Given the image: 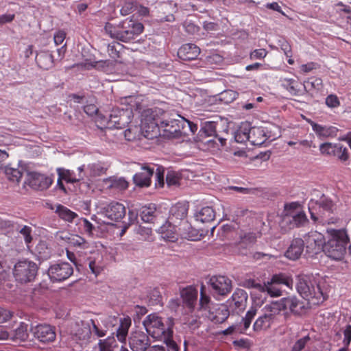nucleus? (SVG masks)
<instances>
[{
	"label": "nucleus",
	"mask_w": 351,
	"mask_h": 351,
	"mask_svg": "<svg viewBox=\"0 0 351 351\" xmlns=\"http://www.w3.org/2000/svg\"><path fill=\"white\" fill-rule=\"evenodd\" d=\"M306 221L307 218L303 210L291 219V223L295 226H303Z\"/></svg>",
	"instance_id": "nucleus-57"
},
{
	"label": "nucleus",
	"mask_w": 351,
	"mask_h": 351,
	"mask_svg": "<svg viewBox=\"0 0 351 351\" xmlns=\"http://www.w3.org/2000/svg\"><path fill=\"white\" fill-rule=\"evenodd\" d=\"M66 38V33L63 30H58L53 36V40L56 45H61Z\"/></svg>",
	"instance_id": "nucleus-64"
},
{
	"label": "nucleus",
	"mask_w": 351,
	"mask_h": 351,
	"mask_svg": "<svg viewBox=\"0 0 351 351\" xmlns=\"http://www.w3.org/2000/svg\"><path fill=\"white\" fill-rule=\"evenodd\" d=\"M153 173L154 168L143 165L141 167V171L134 175V182L139 186H149L151 184V178Z\"/></svg>",
	"instance_id": "nucleus-21"
},
{
	"label": "nucleus",
	"mask_w": 351,
	"mask_h": 351,
	"mask_svg": "<svg viewBox=\"0 0 351 351\" xmlns=\"http://www.w3.org/2000/svg\"><path fill=\"white\" fill-rule=\"evenodd\" d=\"M179 176L174 171H168L166 176V182L169 186L176 185L179 182Z\"/></svg>",
	"instance_id": "nucleus-59"
},
{
	"label": "nucleus",
	"mask_w": 351,
	"mask_h": 351,
	"mask_svg": "<svg viewBox=\"0 0 351 351\" xmlns=\"http://www.w3.org/2000/svg\"><path fill=\"white\" fill-rule=\"evenodd\" d=\"M334 156L337 157L343 162H347L349 159L348 149L342 145L337 143Z\"/></svg>",
	"instance_id": "nucleus-46"
},
{
	"label": "nucleus",
	"mask_w": 351,
	"mask_h": 351,
	"mask_svg": "<svg viewBox=\"0 0 351 351\" xmlns=\"http://www.w3.org/2000/svg\"><path fill=\"white\" fill-rule=\"evenodd\" d=\"M27 182L28 185L36 190H45L53 183L51 177L32 171L27 174Z\"/></svg>",
	"instance_id": "nucleus-14"
},
{
	"label": "nucleus",
	"mask_w": 351,
	"mask_h": 351,
	"mask_svg": "<svg viewBox=\"0 0 351 351\" xmlns=\"http://www.w3.org/2000/svg\"><path fill=\"white\" fill-rule=\"evenodd\" d=\"M57 172L60 178H62L67 182L74 183L82 180L84 178L83 175L81 174H78V176L76 177L73 171L64 168H58Z\"/></svg>",
	"instance_id": "nucleus-36"
},
{
	"label": "nucleus",
	"mask_w": 351,
	"mask_h": 351,
	"mask_svg": "<svg viewBox=\"0 0 351 351\" xmlns=\"http://www.w3.org/2000/svg\"><path fill=\"white\" fill-rule=\"evenodd\" d=\"M129 344L132 351H145L149 345V341L145 333L135 332L130 337Z\"/></svg>",
	"instance_id": "nucleus-19"
},
{
	"label": "nucleus",
	"mask_w": 351,
	"mask_h": 351,
	"mask_svg": "<svg viewBox=\"0 0 351 351\" xmlns=\"http://www.w3.org/2000/svg\"><path fill=\"white\" fill-rule=\"evenodd\" d=\"M304 246L302 239H293L285 252V256L292 261L298 259L304 250Z\"/></svg>",
	"instance_id": "nucleus-25"
},
{
	"label": "nucleus",
	"mask_w": 351,
	"mask_h": 351,
	"mask_svg": "<svg viewBox=\"0 0 351 351\" xmlns=\"http://www.w3.org/2000/svg\"><path fill=\"white\" fill-rule=\"evenodd\" d=\"M210 305L211 301L210 297L207 295L206 292V287L202 285L200 289L199 308L202 310L210 311Z\"/></svg>",
	"instance_id": "nucleus-41"
},
{
	"label": "nucleus",
	"mask_w": 351,
	"mask_h": 351,
	"mask_svg": "<svg viewBox=\"0 0 351 351\" xmlns=\"http://www.w3.org/2000/svg\"><path fill=\"white\" fill-rule=\"evenodd\" d=\"M217 314L213 317V319L217 323L223 322L229 315V311L225 306H220L217 309Z\"/></svg>",
	"instance_id": "nucleus-50"
},
{
	"label": "nucleus",
	"mask_w": 351,
	"mask_h": 351,
	"mask_svg": "<svg viewBox=\"0 0 351 351\" xmlns=\"http://www.w3.org/2000/svg\"><path fill=\"white\" fill-rule=\"evenodd\" d=\"M180 296L189 308H193L197 298V290L193 287H187L181 290Z\"/></svg>",
	"instance_id": "nucleus-27"
},
{
	"label": "nucleus",
	"mask_w": 351,
	"mask_h": 351,
	"mask_svg": "<svg viewBox=\"0 0 351 351\" xmlns=\"http://www.w3.org/2000/svg\"><path fill=\"white\" fill-rule=\"evenodd\" d=\"M106 170L107 167L100 162L89 164L86 167L87 176L91 180L92 178L105 174Z\"/></svg>",
	"instance_id": "nucleus-33"
},
{
	"label": "nucleus",
	"mask_w": 351,
	"mask_h": 351,
	"mask_svg": "<svg viewBox=\"0 0 351 351\" xmlns=\"http://www.w3.org/2000/svg\"><path fill=\"white\" fill-rule=\"evenodd\" d=\"M313 131L319 138H328L335 136L338 130L335 127L317 124L313 125Z\"/></svg>",
	"instance_id": "nucleus-30"
},
{
	"label": "nucleus",
	"mask_w": 351,
	"mask_h": 351,
	"mask_svg": "<svg viewBox=\"0 0 351 351\" xmlns=\"http://www.w3.org/2000/svg\"><path fill=\"white\" fill-rule=\"evenodd\" d=\"M79 223L83 227L84 230L88 234H92L93 225L86 218H81Z\"/></svg>",
	"instance_id": "nucleus-63"
},
{
	"label": "nucleus",
	"mask_w": 351,
	"mask_h": 351,
	"mask_svg": "<svg viewBox=\"0 0 351 351\" xmlns=\"http://www.w3.org/2000/svg\"><path fill=\"white\" fill-rule=\"evenodd\" d=\"M161 112L160 108L147 109L142 112L141 128L146 138L157 136L160 128L163 130L165 136L174 138L180 135L186 126L191 127V123L180 115H177V118L162 121L159 117Z\"/></svg>",
	"instance_id": "nucleus-1"
},
{
	"label": "nucleus",
	"mask_w": 351,
	"mask_h": 351,
	"mask_svg": "<svg viewBox=\"0 0 351 351\" xmlns=\"http://www.w3.org/2000/svg\"><path fill=\"white\" fill-rule=\"evenodd\" d=\"M56 238L58 241L68 243L71 247H77L82 249L88 247V243L85 239L76 234L61 232L57 235Z\"/></svg>",
	"instance_id": "nucleus-22"
},
{
	"label": "nucleus",
	"mask_w": 351,
	"mask_h": 351,
	"mask_svg": "<svg viewBox=\"0 0 351 351\" xmlns=\"http://www.w3.org/2000/svg\"><path fill=\"white\" fill-rule=\"evenodd\" d=\"M343 335V343L344 346H349L351 342V326L346 325L342 328Z\"/></svg>",
	"instance_id": "nucleus-61"
},
{
	"label": "nucleus",
	"mask_w": 351,
	"mask_h": 351,
	"mask_svg": "<svg viewBox=\"0 0 351 351\" xmlns=\"http://www.w3.org/2000/svg\"><path fill=\"white\" fill-rule=\"evenodd\" d=\"M302 240L306 253L313 256L323 252L326 234L324 235L317 231H311L304 236Z\"/></svg>",
	"instance_id": "nucleus-9"
},
{
	"label": "nucleus",
	"mask_w": 351,
	"mask_h": 351,
	"mask_svg": "<svg viewBox=\"0 0 351 351\" xmlns=\"http://www.w3.org/2000/svg\"><path fill=\"white\" fill-rule=\"evenodd\" d=\"M114 342V338L108 337L99 342V351H112V347Z\"/></svg>",
	"instance_id": "nucleus-54"
},
{
	"label": "nucleus",
	"mask_w": 351,
	"mask_h": 351,
	"mask_svg": "<svg viewBox=\"0 0 351 351\" xmlns=\"http://www.w3.org/2000/svg\"><path fill=\"white\" fill-rule=\"evenodd\" d=\"M105 32L112 38L120 40V36L122 35L121 23L117 25H114L110 23H106L104 27Z\"/></svg>",
	"instance_id": "nucleus-40"
},
{
	"label": "nucleus",
	"mask_w": 351,
	"mask_h": 351,
	"mask_svg": "<svg viewBox=\"0 0 351 351\" xmlns=\"http://www.w3.org/2000/svg\"><path fill=\"white\" fill-rule=\"evenodd\" d=\"M93 333L101 337L106 335V330L99 329L94 320L78 322L71 324L69 335L71 338L81 344L87 343Z\"/></svg>",
	"instance_id": "nucleus-5"
},
{
	"label": "nucleus",
	"mask_w": 351,
	"mask_h": 351,
	"mask_svg": "<svg viewBox=\"0 0 351 351\" xmlns=\"http://www.w3.org/2000/svg\"><path fill=\"white\" fill-rule=\"evenodd\" d=\"M271 279L272 280V282H275L279 285H285L288 287H291L293 285L292 278L289 276L283 273L275 274Z\"/></svg>",
	"instance_id": "nucleus-43"
},
{
	"label": "nucleus",
	"mask_w": 351,
	"mask_h": 351,
	"mask_svg": "<svg viewBox=\"0 0 351 351\" xmlns=\"http://www.w3.org/2000/svg\"><path fill=\"white\" fill-rule=\"evenodd\" d=\"M158 232L164 240L170 242L177 241L180 237L178 225L167 221L160 227Z\"/></svg>",
	"instance_id": "nucleus-17"
},
{
	"label": "nucleus",
	"mask_w": 351,
	"mask_h": 351,
	"mask_svg": "<svg viewBox=\"0 0 351 351\" xmlns=\"http://www.w3.org/2000/svg\"><path fill=\"white\" fill-rule=\"evenodd\" d=\"M10 337L16 342L25 341L28 337L27 324L21 322L19 326L10 335Z\"/></svg>",
	"instance_id": "nucleus-34"
},
{
	"label": "nucleus",
	"mask_w": 351,
	"mask_h": 351,
	"mask_svg": "<svg viewBox=\"0 0 351 351\" xmlns=\"http://www.w3.org/2000/svg\"><path fill=\"white\" fill-rule=\"evenodd\" d=\"M123 45L117 42H113L108 45V52L110 57L117 61V59L121 56V49H122Z\"/></svg>",
	"instance_id": "nucleus-45"
},
{
	"label": "nucleus",
	"mask_w": 351,
	"mask_h": 351,
	"mask_svg": "<svg viewBox=\"0 0 351 351\" xmlns=\"http://www.w3.org/2000/svg\"><path fill=\"white\" fill-rule=\"evenodd\" d=\"M209 285L215 294L226 295L231 291L232 281L224 276H214L209 280Z\"/></svg>",
	"instance_id": "nucleus-15"
},
{
	"label": "nucleus",
	"mask_w": 351,
	"mask_h": 351,
	"mask_svg": "<svg viewBox=\"0 0 351 351\" xmlns=\"http://www.w3.org/2000/svg\"><path fill=\"white\" fill-rule=\"evenodd\" d=\"M136 5V1H127L122 5L120 13L123 16H127L135 11V7Z\"/></svg>",
	"instance_id": "nucleus-52"
},
{
	"label": "nucleus",
	"mask_w": 351,
	"mask_h": 351,
	"mask_svg": "<svg viewBox=\"0 0 351 351\" xmlns=\"http://www.w3.org/2000/svg\"><path fill=\"white\" fill-rule=\"evenodd\" d=\"M102 214L111 221H118L125 215V208L119 202H111L104 208Z\"/></svg>",
	"instance_id": "nucleus-16"
},
{
	"label": "nucleus",
	"mask_w": 351,
	"mask_h": 351,
	"mask_svg": "<svg viewBox=\"0 0 351 351\" xmlns=\"http://www.w3.org/2000/svg\"><path fill=\"white\" fill-rule=\"evenodd\" d=\"M310 341V337L306 335L298 339L293 345L291 351H301L304 348L306 344Z\"/></svg>",
	"instance_id": "nucleus-56"
},
{
	"label": "nucleus",
	"mask_w": 351,
	"mask_h": 351,
	"mask_svg": "<svg viewBox=\"0 0 351 351\" xmlns=\"http://www.w3.org/2000/svg\"><path fill=\"white\" fill-rule=\"evenodd\" d=\"M110 182V187L119 190H125L128 186V182L123 178L108 180Z\"/></svg>",
	"instance_id": "nucleus-51"
},
{
	"label": "nucleus",
	"mask_w": 351,
	"mask_h": 351,
	"mask_svg": "<svg viewBox=\"0 0 351 351\" xmlns=\"http://www.w3.org/2000/svg\"><path fill=\"white\" fill-rule=\"evenodd\" d=\"M265 141V134L262 128L250 126L249 141L254 145H261Z\"/></svg>",
	"instance_id": "nucleus-28"
},
{
	"label": "nucleus",
	"mask_w": 351,
	"mask_h": 351,
	"mask_svg": "<svg viewBox=\"0 0 351 351\" xmlns=\"http://www.w3.org/2000/svg\"><path fill=\"white\" fill-rule=\"evenodd\" d=\"M180 237L189 241H199L204 234L193 228L188 221L179 222Z\"/></svg>",
	"instance_id": "nucleus-18"
},
{
	"label": "nucleus",
	"mask_w": 351,
	"mask_h": 351,
	"mask_svg": "<svg viewBox=\"0 0 351 351\" xmlns=\"http://www.w3.org/2000/svg\"><path fill=\"white\" fill-rule=\"evenodd\" d=\"M104 258L101 253H96L88 258V267L90 271L95 276L101 273L104 268Z\"/></svg>",
	"instance_id": "nucleus-26"
},
{
	"label": "nucleus",
	"mask_w": 351,
	"mask_h": 351,
	"mask_svg": "<svg viewBox=\"0 0 351 351\" xmlns=\"http://www.w3.org/2000/svg\"><path fill=\"white\" fill-rule=\"evenodd\" d=\"M282 86L293 95H298V84L293 79L285 78L282 81Z\"/></svg>",
	"instance_id": "nucleus-49"
},
{
	"label": "nucleus",
	"mask_w": 351,
	"mask_h": 351,
	"mask_svg": "<svg viewBox=\"0 0 351 351\" xmlns=\"http://www.w3.org/2000/svg\"><path fill=\"white\" fill-rule=\"evenodd\" d=\"M247 300V293L243 289H237L228 302L230 307L240 311L244 310L246 307Z\"/></svg>",
	"instance_id": "nucleus-20"
},
{
	"label": "nucleus",
	"mask_w": 351,
	"mask_h": 351,
	"mask_svg": "<svg viewBox=\"0 0 351 351\" xmlns=\"http://www.w3.org/2000/svg\"><path fill=\"white\" fill-rule=\"evenodd\" d=\"M20 233L23 236L26 244L32 242V228L29 226H25L20 230Z\"/></svg>",
	"instance_id": "nucleus-62"
},
{
	"label": "nucleus",
	"mask_w": 351,
	"mask_h": 351,
	"mask_svg": "<svg viewBox=\"0 0 351 351\" xmlns=\"http://www.w3.org/2000/svg\"><path fill=\"white\" fill-rule=\"evenodd\" d=\"M13 312L9 309L0 306V324H3L12 319Z\"/></svg>",
	"instance_id": "nucleus-55"
},
{
	"label": "nucleus",
	"mask_w": 351,
	"mask_h": 351,
	"mask_svg": "<svg viewBox=\"0 0 351 351\" xmlns=\"http://www.w3.org/2000/svg\"><path fill=\"white\" fill-rule=\"evenodd\" d=\"M215 138L208 140L205 142V144L208 145V148L211 151H215L223 147L226 143V139L223 137H219L218 136H214Z\"/></svg>",
	"instance_id": "nucleus-44"
},
{
	"label": "nucleus",
	"mask_w": 351,
	"mask_h": 351,
	"mask_svg": "<svg viewBox=\"0 0 351 351\" xmlns=\"http://www.w3.org/2000/svg\"><path fill=\"white\" fill-rule=\"evenodd\" d=\"M122 35L120 36V41L129 42L143 33V25L132 19H127L121 22Z\"/></svg>",
	"instance_id": "nucleus-10"
},
{
	"label": "nucleus",
	"mask_w": 351,
	"mask_h": 351,
	"mask_svg": "<svg viewBox=\"0 0 351 351\" xmlns=\"http://www.w3.org/2000/svg\"><path fill=\"white\" fill-rule=\"evenodd\" d=\"M188 209L184 204H178L172 206L167 221L179 226V222L186 221L185 219Z\"/></svg>",
	"instance_id": "nucleus-23"
},
{
	"label": "nucleus",
	"mask_w": 351,
	"mask_h": 351,
	"mask_svg": "<svg viewBox=\"0 0 351 351\" xmlns=\"http://www.w3.org/2000/svg\"><path fill=\"white\" fill-rule=\"evenodd\" d=\"M267 55V51L265 49H258L252 51L250 53V58L251 60H261L266 57Z\"/></svg>",
	"instance_id": "nucleus-60"
},
{
	"label": "nucleus",
	"mask_w": 351,
	"mask_h": 351,
	"mask_svg": "<svg viewBox=\"0 0 351 351\" xmlns=\"http://www.w3.org/2000/svg\"><path fill=\"white\" fill-rule=\"evenodd\" d=\"M337 143H324L319 145V152L322 155L334 156Z\"/></svg>",
	"instance_id": "nucleus-47"
},
{
	"label": "nucleus",
	"mask_w": 351,
	"mask_h": 351,
	"mask_svg": "<svg viewBox=\"0 0 351 351\" xmlns=\"http://www.w3.org/2000/svg\"><path fill=\"white\" fill-rule=\"evenodd\" d=\"M200 53L199 48L191 43L183 45L178 51V57L183 60H195Z\"/></svg>",
	"instance_id": "nucleus-24"
},
{
	"label": "nucleus",
	"mask_w": 351,
	"mask_h": 351,
	"mask_svg": "<svg viewBox=\"0 0 351 351\" xmlns=\"http://www.w3.org/2000/svg\"><path fill=\"white\" fill-rule=\"evenodd\" d=\"M217 123L214 121H208L205 123L204 130L205 134L208 136H217L216 134Z\"/></svg>",
	"instance_id": "nucleus-53"
},
{
	"label": "nucleus",
	"mask_w": 351,
	"mask_h": 351,
	"mask_svg": "<svg viewBox=\"0 0 351 351\" xmlns=\"http://www.w3.org/2000/svg\"><path fill=\"white\" fill-rule=\"evenodd\" d=\"M258 283L252 282V291L250 295L252 300V305L247 311L245 316L242 319L243 323V332L249 328L252 320L256 315L258 308H259L267 300L266 291L259 290L256 286Z\"/></svg>",
	"instance_id": "nucleus-6"
},
{
	"label": "nucleus",
	"mask_w": 351,
	"mask_h": 351,
	"mask_svg": "<svg viewBox=\"0 0 351 351\" xmlns=\"http://www.w3.org/2000/svg\"><path fill=\"white\" fill-rule=\"evenodd\" d=\"M130 326L131 319L129 317H126L121 320L120 326L117 331V337L119 341L123 343L125 341Z\"/></svg>",
	"instance_id": "nucleus-37"
},
{
	"label": "nucleus",
	"mask_w": 351,
	"mask_h": 351,
	"mask_svg": "<svg viewBox=\"0 0 351 351\" xmlns=\"http://www.w3.org/2000/svg\"><path fill=\"white\" fill-rule=\"evenodd\" d=\"M37 265L29 260L19 261L13 269V275L16 281L27 283L33 281L37 274Z\"/></svg>",
	"instance_id": "nucleus-7"
},
{
	"label": "nucleus",
	"mask_w": 351,
	"mask_h": 351,
	"mask_svg": "<svg viewBox=\"0 0 351 351\" xmlns=\"http://www.w3.org/2000/svg\"><path fill=\"white\" fill-rule=\"evenodd\" d=\"M5 173L7 178L12 182H19L22 177V173L18 169L10 167L5 168Z\"/></svg>",
	"instance_id": "nucleus-48"
},
{
	"label": "nucleus",
	"mask_w": 351,
	"mask_h": 351,
	"mask_svg": "<svg viewBox=\"0 0 351 351\" xmlns=\"http://www.w3.org/2000/svg\"><path fill=\"white\" fill-rule=\"evenodd\" d=\"M38 65L45 70L53 66V56L48 52H43L38 54L36 58Z\"/></svg>",
	"instance_id": "nucleus-35"
},
{
	"label": "nucleus",
	"mask_w": 351,
	"mask_h": 351,
	"mask_svg": "<svg viewBox=\"0 0 351 351\" xmlns=\"http://www.w3.org/2000/svg\"><path fill=\"white\" fill-rule=\"evenodd\" d=\"M156 213V210L154 206L143 207L141 213V219L147 223L153 222Z\"/></svg>",
	"instance_id": "nucleus-42"
},
{
	"label": "nucleus",
	"mask_w": 351,
	"mask_h": 351,
	"mask_svg": "<svg viewBox=\"0 0 351 351\" xmlns=\"http://www.w3.org/2000/svg\"><path fill=\"white\" fill-rule=\"evenodd\" d=\"M32 334L38 341L43 343L53 342L56 338L55 327L49 324H38L32 328Z\"/></svg>",
	"instance_id": "nucleus-13"
},
{
	"label": "nucleus",
	"mask_w": 351,
	"mask_h": 351,
	"mask_svg": "<svg viewBox=\"0 0 351 351\" xmlns=\"http://www.w3.org/2000/svg\"><path fill=\"white\" fill-rule=\"evenodd\" d=\"M250 124L247 122L241 123L234 133V140L237 143H243L249 141Z\"/></svg>",
	"instance_id": "nucleus-32"
},
{
	"label": "nucleus",
	"mask_w": 351,
	"mask_h": 351,
	"mask_svg": "<svg viewBox=\"0 0 351 351\" xmlns=\"http://www.w3.org/2000/svg\"><path fill=\"white\" fill-rule=\"evenodd\" d=\"M326 240H325L323 252L332 260H342L348 243L346 232L343 229L328 228L326 230Z\"/></svg>",
	"instance_id": "nucleus-4"
},
{
	"label": "nucleus",
	"mask_w": 351,
	"mask_h": 351,
	"mask_svg": "<svg viewBox=\"0 0 351 351\" xmlns=\"http://www.w3.org/2000/svg\"><path fill=\"white\" fill-rule=\"evenodd\" d=\"M325 103L328 108H337L340 105V101L337 95L331 94L327 96Z\"/></svg>",
	"instance_id": "nucleus-58"
},
{
	"label": "nucleus",
	"mask_w": 351,
	"mask_h": 351,
	"mask_svg": "<svg viewBox=\"0 0 351 351\" xmlns=\"http://www.w3.org/2000/svg\"><path fill=\"white\" fill-rule=\"evenodd\" d=\"M195 219L202 223L212 221L215 217V213L212 207L204 206L195 215Z\"/></svg>",
	"instance_id": "nucleus-31"
},
{
	"label": "nucleus",
	"mask_w": 351,
	"mask_h": 351,
	"mask_svg": "<svg viewBox=\"0 0 351 351\" xmlns=\"http://www.w3.org/2000/svg\"><path fill=\"white\" fill-rule=\"evenodd\" d=\"M279 313L286 309L296 315H301L304 313V305L295 297H287L281 298L277 301H273Z\"/></svg>",
	"instance_id": "nucleus-12"
},
{
	"label": "nucleus",
	"mask_w": 351,
	"mask_h": 351,
	"mask_svg": "<svg viewBox=\"0 0 351 351\" xmlns=\"http://www.w3.org/2000/svg\"><path fill=\"white\" fill-rule=\"evenodd\" d=\"M143 324L147 332L153 338L162 340L172 348L176 346L172 340L174 325L173 318L162 317L157 313H152L145 318Z\"/></svg>",
	"instance_id": "nucleus-2"
},
{
	"label": "nucleus",
	"mask_w": 351,
	"mask_h": 351,
	"mask_svg": "<svg viewBox=\"0 0 351 351\" xmlns=\"http://www.w3.org/2000/svg\"><path fill=\"white\" fill-rule=\"evenodd\" d=\"M72 266L65 262L55 263L48 269V275L51 281L60 282L69 278L73 274Z\"/></svg>",
	"instance_id": "nucleus-11"
},
{
	"label": "nucleus",
	"mask_w": 351,
	"mask_h": 351,
	"mask_svg": "<svg viewBox=\"0 0 351 351\" xmlns=\"http://www.w3.org/2000/svg\"><path fill=\"white\" fill-rule=\"evenodd\" d=\"M302 210L301 206L298 202H291L286 204L284 210L285 217L291 221Z\"/></svg>",
	"instance_id": "nucleus-39"
},
{
	"label": "nucleus",
	"mask_w": 351,
	"mask_h": 351,
	"mask_svg": "<svg viewBox=\"0 0 351 351\" xmlns=\"http://www.w3.org/2000/svg\"><path fill=\"white\" fill-rule=\"evenodd\" d=\"M56 212L62 219L68 222H72L77 217L75 213L60 204L56 206Z\"/></svg>",
	"instance_id": "nucleus-38"
},
{
	"label": "nucleus",
	"mask_w": 351,
	"mask_h": 351,
	"mask_svg": "<svg viewBox=\"0 0 351 351\" xmlns=\"http://www.w3.org/2000/svg\"><path fill=\"white\" fill-rule=\"evenodd\" d=\"M256 287L259 290L266 291L267 293L273 298L279 297L282 295V290L280 285L275 282H272L271 279L269 281L264 282L263 285L257 284Z\"/></svg>",
	"instance_id": "nucleus-29"
},
{
	"label": "nucleus",
	"mask_w": 351,
	"mask_h": 351,
	"mask_svg": "<svg viewBox=\"0 0 351 351\" xmlns=\"http://www.w3.org/2000/svg\"><path fill=\"white\" fill-rule=\"evenodd\" d=\"M278 314L280 313L274 302L267 304L261 309V315L254 323L253 330L256 332L268 330Z\"/></svg>",
	"instance_id": "nucleus-8"
},
{
	"label": "nucleus",
	"mask_w": 351,
	"mask_h": 351,
	"mask_svg": "<svg viewBox=\"0 0 351 351\" xmlns=\"http://www.w3.org/2000/svg\"><path fill=\"white\" fill-rule=\"evenodd\" d=\"M325 282L308 276L298 278L297 290L300 295L310 304L317 305L322 303L327 297Z\"/></svg>",
	"instance_id": "nucleus-3"
}]
</instances>
